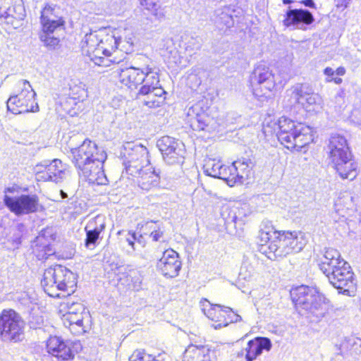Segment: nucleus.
Here are the masks:
<instances>
[{
  "mask_svg": "<svg viewBox=\"0 0 361 361\" xmlns=\"http://www.w3.org/2000/svg\"><path fill=\"white\" fill-rule=\"evenodd\" d=\"M36 179L38 181L61 182L67 175V165L60 159L44 160L34 167Z\"/></svg>",
  "mask_w": 361,
  "mask_h": 361,
  "instance_id": "nucleus-11",
  "label": "nucleus"
},
{
  "mask_svg": "<svg viewBox=\"0 0 361 361\" xmlns=\"http://www.w3.org/2000/svg\"><path fill=\"white\" fill-rule=\"evenodd\" d=\"M25 17L23 0H0V21L14 28L20 25Z\"/></svg>",
  "mask_w": 361,
  "mask_h": 361,
  "instance_id": "nucleus-15",
  "label": "nucleus"
},
{
  "mask_svg": "<svg viewBox=\"0 0 361 361\" xmlns=\"http://www.w3.org/2000/svg\"><path fill=\"white\" fill-rule=\"evenodd\" d=\"M182 263L179 255L172 249L166 250L157 262L158 270L166 277L173 278L178 275Z\"/></svg>",
  "mask_w": 361,
  "mask_h": 361,
  "instance_id": "nucleus-18",
  "label": "nucleus"
},
{
  "mask_svg": "<svg viewBox=\"0 0 361 361\" xmlns=\"http://www.w3.org/2000/svg\"><path fill=\"white\" fill-rule=\"evenodd\" d=\"M89 316L86 311L73 314L70 317L66 316L61 317L63 325L68 328L70 331L76 336L81 335L87 331V325L85 324V320L88 322Z\"/></svg>",
  "mask_w": 361,
  "mask_h": 361,
  "instance_id": "nucleus-27",
  "label": "nucleus"
},
{
  "mask_svg": "<svg viewBox=\"0 0 361 361\" xmlns=\"http://www.w3.org/2000/svg\"><path fill=\"white\" fill-rule=\"evenodd\" d=\"M47 348L53 356L62 360H70L81 350L82 345L78 341H63L60 337L53 336L47 341Z\"/></svg>",
  "mask_w": 361,
  "mask_h": 361,
  "instance_id": "nucleus-13",
  "label": "nucleus"
},
{
  "mask_svg": "<svg viewBox=\"0 0 361 361\" xmlns=\"http://www.w3.org/2000/svg\"><path fill=\"white\" fill-rule=\"evenodd\" d=\"M201 306L202 312L209 319L219 322L217 326H214L215 329L228 326L226 315L228 312H231V308L219 305H212L206 299L201 301Z\"/></svg>",
  "mask_w": 361,
  "mask_h": 361,
  "instance_id": "nucleus-22",
  "label": "nucleus"
},
{
  "mask_svg": "<svg viewBox=\"0 0 361 361\" xmlns=\"http://www.w3.org/2000/svg\"><path fill=\"white\" fill-rule=\"evenodd\" d=\"M118 235V245L128 255H138L140 257L145 258V256L142 254L136 253V247H135V240H136V234L134 232H130L129 231H121L117 233Z\"/></svg>",
  "mask_w": 361,
  "mask_h": 361,
  "instance_id": "nucleus-31",
  "label": "nucleus"
},
{
  "mask_svg": "<svg viewBox=\"0 0 361 361\" xmlns=\"http://www.w3.org/2000/svg\"><path fill=\"white\" fill-rule=\"evenodd\" d=\"M276 82L272 71L264 64L257 65L250 75L253 94L259 101H264L270 97Z\"/></svg>",
  "mask_w": 361,
  "mask_h": 361,
  "instance_id": "nucleus-10",
  "label": "nucleus"
},
{
  "mask_svg": "<svg viewBox=\"0 0 361 361\" xmlns=\"http://www.w3.org/2000/svg\"><path fill=\"white\" fill-rule=\"evenodd\" d=\"M117 35H114V54L122 52L128 54L133 51V32L130 29L124 28L117 30Z\"/></svg>",
  "mask_w": 361,
  "mask_h": 361,
  "instance_id": "nucleus-29",
  "label": "nucleus"
},
{
  "mask_svg": "<svg viewBox=\"0 0 361 361\" xmlns=\"http://www.w3.org/2000/svg\"><path fill=\"white\" fill-rule=\"evenodd\" d=\"M144 230V235H149L153 241H160L164 233V228L161 224H157L156 222L152 221H147L142 226Z\"/></svg>",
  "mask_w": 361,
  "mask_h": 361,
  "instance_id": "nucleus-37",
  "label": "nucleus"
},
{
  "mask_svg": "<svg viewBox=\"0 0 361 361\" xmlns=\"http://www.w3.org/2000/svg\"><path fill=\"white\" fill-rule=\"evenodd\" d=\"M208 110L204 101H199L189 108L185 120L193 130H204L209 128L213 118L209 115Z\"/></svg>",
  "mask_w": 361,
  "mask_h": 361,
  "instance_id": "nucleus-17",
  "label": "nucleus"
},
{
  "mask_svg": "<svg viewBox=\"0 0 361 361\" xmlns=\"http://www.w3.org/2000/svg\"><path fill=\"white\" fill-rule=\"evenodd\" d=\"M235 170L231 171V175H228L227 178V184L230 186H233L235 184H242L244 181L243 174H240L239 171V167L235 166Z\"/></svg>",
  "mask_w": 361,
  "mask_h": 361,
  "instance_id": "nucleus-49",
  "label": "nucleus"
},
{
  "mask_svg": "<svg viewBox=\"0 0 361 361\" xmlns=\"http://www.w3.org/2000/svg\"><path fill=\"white\" fill-rule=\"evenodd\" d=\"M129 361H157L152 355L147 354L144 351L135 350L129 357Z\"/></svg>",
  "mask_w": 361,
  "mask_h": 361,
  "instance_id": "nucleus-48",
  "label": "nucleus"
},
{
  "mask_svg": "<svg viewBox=\"0 0 361 361\" xmlns=\"http://www.w3.org/2000/svg\"><path fill=\"white\" fill-rule=\"evenodd\" d=\"M309 92L307 86L302 84H298L287 91V94L290 97L289 102L290 106L300 104L305 107V99Z\"/></svg>",
  "mask_w": 361,
  "mask_h": 361,
  "instance_id": "nucleus-33",
  "label": "nucleus"
},
{
  "mask_svg": "<svg viewBox=\"0 0 361 361\" xmlns=\"http://www.w3.org/2000/svg\"><path fill=\"white\" fill-rule=\"evenodd\" d=\"M140 5L149 11L156 20L161 21L165 18V9L159 0H139Z\"/></svg>",
  "mask_w": 361,
  "mask_h": 361,
  "instance_id": "nucleus-34",
  "label": "nucleus"
},
{
  "mask_svg": "<svg viewBox=\"0 0 361 361\" xmlns=\"http://www.w3.org/2000/svg\"><path fill=\"white\" fill-rule=\"evenodd\" d=\"M45 293L51 297L61 296L59 291L70 295L75 291L76 276L66 267L56 264L47 269L41 281Z\"/></svg>",
  "mask_w": 361,
  "mask_h": 361,
  "instance_id": "nucleus-6",
  "label": "nucleus"
},
{
  "mask_svg": "<svg viewBox=\"0 0 361 361\" xmlns=\"http://www.w3.org/2000/svg\"><path fill=\"white\" fill-rule=\"evenodd\" d=\"M343 348L348 349L353 353L357 354L360 352L359 348L361 347V339L359 338H350L342 343Z\"/></svg>",
  "mask_w": 361,
  "mask_h": 361,
  "instance_id": "nucleus-46",
  "label": "nucleus"
},
{
  "mask_svg": "<svg viewBox=\"0 0 361 361\" xmlns=\"http://www.w3.org/2000/svg\"><path fill=\"white\" fill-rule=\"evenodd\" d=\"M214 23L219 30L230 28L234 25V20L230 8L219 9L216 11Z\"/></svg>",
  "mask_w": 361,
  "mask_h": 361,
  "instance_id": "nucleus-35",
  "label": "nucleus"
},
{
  "mask_svg": "<svg viewBox=\"0 0 361 361\" xmlns=\"http://www.w3.org/2000/svg\"><path fill=\"white\" fill-rule=\"evenodd\" d=\"M120 159L123 161H147L148 150L142 145H137L133 142H128L123 145Z\"/></svg>",
  "mask_w": 361,
  "mask_h": 361,
  "instance_id": "nucleus-25",
  "label": "nucleus"
},
{
  "mask_svg": "<svg viewBox=\"0 0 361 361\" xmlns=\"http://www.w3.org/2000/svg\"><path fill=\"white\" fill-rule=\"evenodd\" d=\"M235 162H240V164H242L241 166H239V171L240 174H243V177L245 176H247L250 169L252 167V161L249 159H244L243 160L236 161Z\"/></svg>",
  "mask_w": 361,
  "mask_h": 361,
  "instance_id": "nucleus-52",
  "label": "nucleus"
},
{
  "mask_svg": "<svg viewBox=\"0 0 361 361\" xmlns=\"http://www.w3.org/2000/svg\"><path fill=\"white\" fill-rule=\"evenodd\" d=\"M271 346V342L268 338L258 337L248 341L245 348L246 361H253L264 350H270Z\"/></svg>",
  "mask_w": 361,
  "mask_h": 361,
  "instance_id": "nucleus-28",
  "label": "nucleus"
},
{
  "mask_svg": "<svg viewBox=\"0 0 361 361\" xmlns=\"http://www.w3.org/2000/svg\"><path fill=\"white\" fill-rule=\"evenodd\" d=\"M202 39L200 36H189L185 38L184 49L186 54L192 56L200 51L202 46Z\"/></svg>",
  "mask_w": 361,
  "mask_h": 361,
  "instance_id": "nucleus-39",
  "label": "nucleus"
},
{
  "mask_svg": "<svg viewBox=\"0 0 361 361\" xmlns=\"http://www.w3.org/2000/svg\"><path fill=\"white\" fill-rule=\"evenodd\" d=\"M157 147L168 164L183 163L185 150L182 142L170 136H164L157 141Z\"/></svg>",
  "mask_w": 361,
  "mask_h": 361,
  "instance_id": "nucleus-14",
  "label": "nucleus"
},
{
  "mask_svg": "<svg viewBox=\"0 0 361 361\" xmlns=\"http://www.w3.org/2000/svg\"><path fill=\"white\" fill-rule=\"evenodd\" d=\"M135 243L140 245L142 247H144L146 245V241L145 240L142 234L139 236L136 235Z\"/></svg>",
  "mask_w": 361,
  "mask_h": 361,
  "instance_id": "nucleus-57",
  "label": "nucleus"
},
{
  "mask_svg": "<svg viewBox=\"0 0 361 361\" xmlns=\"http://www.w3.org/2000/svg\"><path fill=\"white\" fill-rule=\"evenodd\" d=\"M306 97L304 109H305L307 111H317L320 108L321 104V98L317 94L309 91Z\"/></svg>",
  "mask_w": 361,
  "mask_h": 361,
  "instance_id": "nucleus-42",
  "label": "nucleus"
},
{
  "mask_svg": "<svg viewBox=\"0 0 361 361\" xmlns=\"http://www.w3.org/2000/svg\"><path fill=\"white\" fill-rule=\"evenodd\" d=\"M60 194L62 199H65L68 197L67 194L63 190H60Z\"/></svg>",
  "mask_w": 361,
  "mask_h": 361,
  "instance_id": "nucleus-62",
  "label": "nucleus"
},
{
  "mask_svg": "<svg viewBox=\"0 0 361 361\" xmlns=\"http://www.w3.org/2000/svg\"><path fill=\"white\" fill-rule=\"evenodd\" d=\"M104 228V221L102 216H96L90 221L85 227L87 236L85 245L87 248L92 250L96 245L100 232Z\"/></svg>",
  "mask_w": 361,
  "mask_h": 361,
  "instance_id": "nucleus-30",
  "label": "nucleus"
},
{
  "mask_svg": "<svg viewBox=\"0 0 361 361\" xmlns=\"http://www.w3.org/2000/svg\"><path fill=\"white\" fill-rule=\"evenodd\" d=\"M164 94V90L159 84L152 87L149 90V92L145 94V96H149V97H157L159 99Z\"/></svg>",
  "mask_w": 361,
  "mask_h": 361,
  "instance_id": "nucleus-51",
  "label": "nucleus"
},
{
  "mask_svg": "<svg viewBox=\"0 0 361 361\" xmlns=\"http://www.w3.org/2000/svg\"><path fill=\"white\" fill-rule=\"evenodd\" d=\"M324 73L325 75L330 76L334 74V71L331 68L327 67L324 69Z\"/></svg>",
  "mask_w": 361,
  "mask_h": 361,
  "instance_id": "nucleus-60",
  "label": "nucleus"
},
{
  "mask_svg": "<svg viewBox=\"0 0 361 361\" xmlns=\"http://www.w3.org/2000/svg\"><path fill=\"white\" fill-rule=\"evenodd\" d=\"M211 351L207 346H202L201 357L199 361H212L210 356Z\"/></svg>",
  "mask_w": 361,
  "mask_h": 361,
  "instance_id": "nucleus-54",
  "label": "nucleus"
},
{
  "mask_svg": "<svg viewBox=\"0 0 361 361\" xmlns=\"http://www.w3.org/2000/svg\"><path fill=\"white\" fill-rule=\"evenodd\" d=\"M120 83L129 88H136L144 80L145 71L135 67L116 68Z\"/></svg>",
  "mask_w": 361,
  "mask_h": 361,
  "instance_id": "nucleus-23",
  "label": "nucleus"
},
{
  "mask_svg": "<svg viewBox=\"0 0 361 361\" xmlns=\"http://www.w3.org/2000/svg\"><path fill=\"white\" fill-rule=\"evenodd\" d=\"M143 70L145 71L144 80L142 82V85L138 92L139 97L141 95L145 96V94L149 92L152 87L159 83L157 69L155 67L147 65L143 68Z\"/></svg>",
  "mask_w": 361,
  "mask_h": 361,
  "instance_id": "nucleus-32",
  "label": "nucleus"
},
{
  "mask_svg": "<svg viewBox=\"0 0 361 361\" xmlns=\"http://www.w3.org/2000/svg\"><path fill=\"white\" fill-rule=\"evenodd\" d=\"M329 159L332 167L342 179L354 180L357 175V164L352 159L349 149L338 152H329Z\"/></svg>",
  "mask_w": 361,
  "mask_h": 361,
  "instance_id": "nucleus-12",
  "label": "nucleus"
},
{
  "mask_svg": "<svg viewBox=\"0 0 361 361\" xmlns=\"http://www.w3.org/2000/svg\"><path fill=\"white\" fill-rule=\"evenodd\" d=\"M36 92L29 81L20 80L16 84V93L7 100V109L14 114L37 112L39 106L36 102Z\"/></svg>",
  "mask_w": 361,
  "mask_h": 361,
  "instance_id": "nucleus-7",
  "label": "nucleus"
},
{
  "mask_svg": "<svg viewBox=\"0 0 361 361\" xmlns=\"http://www.w3.org/2000/svg\"><path fill=\"white\" fill-rule=\"evenodd\" d=\"M114 270V276L118 281V286L121 285L134 290H138L141 288L142 276L138 270L130 269L129 267H119Z\"/></svg>",
  "mask_w": 361,
  "mask_h": 361,
  "instance_id": "nucleus-19",
  "label": "nucleus"
},
{
  "mask_svg": "<svg viewBox=\"0 0 361 361\" xmlns=\"http://www.w3.org/2000/svg\"><path fill=\"white\" fill-rule=\"evenodd\" d=\"M122 164L124 166L125 173L128 176V178L135 177L141 170L144 169L145 164H149V161H122Z\"/></svg>",
  "mask_w": 361,
  "mask_h": 361,
  "instance_id": "nucleus-38",
  "label": "nucleus"
},
{
  "mask_svg": "<svg viewBox=\"0 0 361 361\" xmlns=\"http://www.w3.org/2000/svg\"><path fill=\"white\" fill-rule=\"evenodd\" d=\"M75 99H76V97H71V98H70V100H71V102H72L74 104H76Z\"/></svg>",
  "mask_w": 361,
  "mask_h": 361,
  "instance_id": "nucleus-64",
  "label": "nucleus"
},
{
  "mask_svg": "<svg viewBox=\"0 0 361 361\" xmlns=\"http://www.w3.org/2000/svg\"><path fill=\"white\" fill-rule=\"evenodd\" d=\"M243 164L240 162H233L231 166H225L222 165L219 171L217 174L216 178L224 180L226 182L227 181V178L228 175H231V171H233L235 170V166L239 167L241 166Z\"/></svg>",
  "mask_w": 361,
  "mask_h": 361,
  "instance_id": "nucleus-47",
  "label": "nucleus"
},
{
  "mask_svg": "<svg viewBox=\"0 0 361 361\" xmlns=\"http://www.w3.org/2000/svg\"><path fill=\"white\" fill-rule=\"evenodd\" d=\"M40 23L42 31H55L63 25V20L59 16V8L47 4L41 11Z\"/></svg>",
  "mask_w": 361,
  "mask_h": 361,
  "instance_id": "nucleus-21",
  "label": "nucleus"
},
{
  "mask_svg": "<svg viewBox=\"0 0 361 361\" xmlns=\"http://www.w3.org/2000/svg\"><path fill=\"white\" fill-rule=\"evenodd\" d=\"M226 314L228 317V320H227L228 324L229 323L237 322L241 320L240 316L237 314H235L232 310L231 312H228Z\"/></svg>",
  "mask_w": 361,
  "mask_h": 361,
  "instance_id": "nucleus-56",
  "label": "nucleus"
},
{
  "mask_svg": "<svg viewBox=\"0 0 361 361\" xmlns=\"http://www.w3.org/2000/svg\"><path fill=\"white\" fill-rule=\"evenodd\" d=\"M47 236H49L51 240L54 239L52 229L47 228L42 231L39 235L36 238L35 244L32 246L33 252L39 260L46 259L54 253L50 242L47 240V242L44 243Z\"/></svg>",
  "mask_w": 361,
  "mask_h": 361,
  "instance_id": "nucleus-26",
  "label": "nucleus"
},
{
  "mask_svg": "<svg viewBox=\"0 0 361 361\" xmlns=\"http://www.w3.org/2000/svg\"><path fill=\"white\" fill-rule=\"evenodd\" d=\"M328 149L329 152H338L341 150L349 149V147L345 137L335 134L332 135L329 139Z\"/></svg>",
  "mask_w": 361,
  "mask_h": 361,
  "instance_id": "nucleus-40",
  "label": "nucleus"
},
{
  "mask_svg": "<svg viewBox=\"0 0 361 361\" xmlns=\"http://www.w3.org/2000/svg\"><path fill=\"white\" fill-rule=\"evenodd\" d=\"M319 266L320 270L328 278L329 283L339 293L351 295L355 286L353 273L349 264L341 258L340 252L336 249L326 248Z\"/></svg>",
  "mask_w": 361,
  "mask_h": 361,
  "instance_id": "nucleus-3",
  "label": "nucleus"
},
{
  "mask_svg": "<svg viewBox=\"0 0 361 361\" xmlns=\"http://www.w3.org/2000/svg\"><path fill=\"white\" fill-rule=\"evenodd\" d=\"M302 3L305 5V6L309 8H314L315 5L313 0H304L302 1Z\"/></svg>",
  "mask_w": 361,
  "mask_h": 361,
  "instance_id": "nucleus-59",
  "label": "nucleus"
},
{
  "mask_svg": "<svg viewBox=\"0 0 361 361\" xmlns=\"http://www.w3.org/2000/svg\"><path fill=\"white\" fill-rule=\"evenodd\" d=\"M222 165L219 160L209 159L204 166V173L209 176L216 178Z\"/></svg>",
  "mask_w": 361,
  "mask_h": 361,
  "instance_id": "nucleus-44",
  "label": "nucleus"
},
{
  "mask_svg": "<svg viewBox=\"0 0 361 361\" xmlns=\"http://www.w3.org/2000/svg\"><path fill=\"white\" fill-rule=\"evenodd\" d=\"M15 298L23 305H27L30 302V297L26 293H16Z\"/></svg>",
  "mask_w": 361,
  "mask_h": 361,
  "instance_id": "nucleus-55",
  "label": "nucleus"
},
{
  "mask_svg": "<svg viewBox=\"0 0 361 361\" xmlns=\"http://www.w3.org/2000/svg\"><path fill=\"white\" fill-rule=\"evenodd\" d=\"M345 73V69L343 67H339L336 69V74L343 75Z\"/></svg>",
  "mask_w": 361,
  "mask_h": 361,
  "instance_id": "nucleus-61",
  "label": "nucleus"
},
{
  "mask_svg": "<svg viewBox=\"0 0 361 361\" xmlns=\"http://www.w3.org/2000/svg\"><path fill=\"white\" fill-rule=\"evenodd\" d=\"M202 346L189 345L185 350L183 361H199L201 357Z\"/></svg>",
  "mask_w": 361,
  "mask_h": 361,
  "instance_id": "nucleus-43",
  "label": "nucleus"
},
{
  "mask_svg": "<svg viewBox=\"0 0 361 361\" xmlns=\"http://www.w3.org/2000/svg\"><path fill=\"white\" fill-rule=\"evenodd\" d=\"M25 231V226L23 224H18L10 229L8 240L11 242L13 247H18L21 243V238Z\"/></svg>",
  "mask_w": 361,
  "mask_h": 361,
  "instance_id": "nucleus-41",
  "label": "nucleus"
},
{
  "mask_svg": "<svg viewBox=\"0 0 361 361\" xmlns=\"http://www.w3.org/2000/svg\"><path fill=\"white\" fill-rule=\"evenodd\" d=\"M337 6L340 8H346L350 0H336Z\"/></svg>",
  "mask_w": 361,
  "mask_h": 361,
  "instance_id": "nucleus-58",
  "label": "nucleus"
},
{
  "mask_svg": "<svg viewBox=\"0 0 361 361\" xmlns=\"http://www.w3.org/2000/svg\"><path fill=\"white\" fill-rule=\"evenodd\" d=\"M314 20L313 15L306 9H289L286 12L283 24L286 27L305 30Z\"/></svg>",
  "mask_w": 361,
  "mask_h": 361,
  "instance_id": "nucleus-20",
  "label": "nucleus"
},
{
  "mask_svg": "<svg viewBox=\"0 0 361 361\" xmlns=\"http://www.w3.org/2000/svg\"><path fill=\"white\" fill-rule=\"evenodd\" d=\"M143 104L149 108H155L160 106L161 102L157 97H149L147 96V98L143 99Z\"/></svg>",
  "mask_w": 361,
  "mask_h": 361,
  "instance_id": "nucleus-53",
  "label": "nucleus"
},
{
  "mask_svg": "<svg viewBox=\"0 0 361 361\" xmlns=\"http://www.w3.org/2000/svg\"><path fill=\"white\" fill-rule=\"evenodd\" d=\"M334 80L336 84H340L342 82V79L340 78H336L334 79Z\"/></svg>",
  "mask_w": 361,
  "mask_h": 361,
  "instance_id": "nucleus-63",
  "label": "nucleus"
},
{
  "mask_svg": "<svg viewBox=\"0 0 361 361\" xmlns=\"http://www.w3.org/2000/svg\"><path fill=\"white\" fill-rule=\"evenodd\" d=\"M25 323L13 310H4L0 314V340L18 342L22 339Z\"/></svg>",
  "mask_w": 361,
  "mask_h": 361,
  "instance_id": "nucleus-9",
  "label": "nucleus"
},
{
  "mask_svg": "<svg viewBox=\"0 0 361 361\" xmlns=\"http://www.w3.org/2000/svg\"><path fill=\"white\" fill-rule=\"evenodd\" d=\"M4 202L11 212L21 215L37 212L39 199L35 195H21L16 197L5 195Z\"/></svg>",
  "mask_w": 361,
  "mask_h": 361,
  "instance_id": "nucleus-16",
  "label": "nucleus"
},
{
  "mask_svg": "<svg viewBox=\"0 0 361 361\" xmlns=\"http://www.w3.org/2000/svg\"><path fill=\"white\" fill-rule=\"evenodd\" d=\"M290 295L299 312L312 322L320 321L328 313L326 298L314 288L300 286L293 289Z\"/></svg>",
  "mask_w": 361,
  "mask_h": 361,
  "instance_id": "nucleus-4",
  "label": "nucleus"
},
{
  "mask_svg": "<svg viewBox=\"0 0 361 361\" xmlns=\"http://www.w3.org/2000/svg\"><path fill=\"white\" fill-rule=\"evenodd\" d=\"M278 140L287 149H301L312 140V128L302 123L282 116L278 121Z\"/></svg>",
  "mask_w": 361,
  "mask_h": 361,
  "instance_id": "nucleus-5",
  "label": "nucleus"
},
{
  "mask_svg": "<svg viewBox=\"0 0 361 361\" xmlns=\"http://www.w3.org/2000/svg\"><path fill=\"white\" fill-rule=\"evenodd\" d=\"M103 266L105 272L107 274H110L113 271V260L111 259V252L109 249H106L103 254Z\"/></svg>",
  "mask_w": 361,
  "mask_h": 361,
  "instance_id": "nucleus-50",
  "label": "nucleus"
},
{
  "mask_svg": "<svg viewBox=\"0 0 361 361\" xmlns=\"http://www.w3.org/2000/svg\"><path fill=\"white\" fill-rule=\"evenodd\" d=\"M132 179L142 190L149 191L158 185L160 177L150 164H145L144 169Z\"/></svg>",
  "mask_w": 361,
  "mask_h": 361,
  "instance_id": "nucleus-24",
  "label": "nucleus"
},
{
  "mask_svg": "<svg viewBox=\"0 0 361 361\" xmlns=\"http://www.w3.org/2000/svg\"><path fill=\"white\" fill-rule=\"evenodd\" d=\"M102 40L99 38L97 32L90 31L89 33H86L82 38L81 48L95 65L101 67H109L113 62L110 59L111 51L104 48L102 46Z\"/></svg>",
  "mask_w": 361,
  "mask_h": 361,
  "instance_id": "nucleus-8",
  "label": "nucleus"
},
{
  "mask_svg": "<svg viewBox=\"0 0 361 361\" xmlns=\"http://www.w3.org/2000/svg\"><path fill=\"white\" fill-rule=\"evenodd\" d=\"M73 163L87 180L93 184L106 185L107 178L102 171V164L106 159V154L102 149H99L97 145L85 140L78 147L71 148Z\"/></svg>",
  "mask_w": 361,
  "mask_h": 361,
  "instance_id": "nucleus-2",
  "label": "nucleus"
},
{
  "mask_svg": "<svg viewBox=\"0 0 361 361\" xmlns=\"http://www.w3.org/2000/svg\"><path fill=\"white\" fill-rule=\"evenodd\" d=\"M259 251L270 259L300 252L307 244L305 234L298 231H277L273 227L260 231Z\"/></svg>",
  "mask_w": 361,
  "mask_h": 361,
  "instance_id": "nucleus-1",
  "label": "nucleus"
},
{
  "mask_svg": "<svg viewBox=\"0 0 361 361\" xmlns=\"http://www.w3.org/2000/svg\"><path fill=\"white\" fill-rule=\"evenodd\" d=\"M84 311H85V307L82 304L75 302L71 299H67L66 301L61 302L59 307V313L61 315V318L68 315L70 317L73 315V314L83 312Z\"/></svg>",
  "mask_w": 361,
  "mask_h": 361,
  "instance_id": "nucleus-36",
  "label": "nucleus"
},
{
  "mask_svg": "<svg viewBox=\"0 0 361 361\" xmlns=\"http://www.w3.org/2000/svg\"><path fill=\"white\" fill-rule=\"evenodd\" d=\"M54 32V31H42V34L40 35V39L44 42L45 45L51 48H54L59 42V38L53 35Z\"/></svg>",
  "mask_w": 361,
  "mask_h": 361,
  "instance_id": "nucleus-45",
  "label": "nucleus"
}]
</instances>
